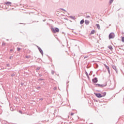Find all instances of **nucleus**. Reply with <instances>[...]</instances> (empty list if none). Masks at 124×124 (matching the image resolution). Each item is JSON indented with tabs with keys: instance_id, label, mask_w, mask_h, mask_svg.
<instances>
[{
	"instance_id": "f03ea898",
	"label": "nucleus",
	"mask_w": 124,
	"mask_h": 124,
	"mask_svg": "<svg viewBox=\"0 0 124 124\" xmlns=\"http://www.w3.org/2000/svg\"><path fill=\"white\" fill-rule=\"evenodd\" d=\"M108 37H109V39H111L112 38H114V37H115V34L113 32L110 33Z\"/></svg>"
},
{
	"instance_id": "6ab92c4d",
	"label": "nucleus",
	"mask_w": 124,
	"mask_h": 124,
	"mask_svg": "<svg viewBox=\"0 0 124 124\" xmlns=\"http://www.w3.org/2000/svg\"><path fill=\"white\" fill-rule=\"evenodd\" d=\"M19 113H20V114H22V111L19 110Z\"/></svg>"
},
{
	"instance_id": "6e6552de",
	"label": "nucleus",
	"mask_w": 124,
	"mask_h": 124,
	"mask_svg": "<svg viewBox=\"0 0 124 124\" xmlns=\"http://www.w3.org/2000/svg\"><path fill=\"white\" fill-rule=\"evenodd\" d=\"M112 68H113L115 71H117V67L115 65L112 66Z\"/></svg>"
},
{
	"instance_id": "dca6fc26",
	"label": "nucleus",
	"mask_w": 124,
	"mask_h": 124,
	"mask_svg": "<svg viewBox=\"0 0 124 124\" xmlns=\"http://www.w3.org/2000/svg\"><path fill=\"white\" fill-rule=\"evenodd\" d=\"M122 41L123 42H124V37H122Z\"/></svg>"
},
{
	"instance_id": "f8f14e48",
	"label": "nucleus",
	"mask_w": 124,
	"mask_h": 124,
	"mask_svg": "<svg viewBox=\"0 0 124 124\" xmlns=\"http://www.w3.org/2000/svg\"><path fill=\"white\" fill-rule=\"evenodd\" d=\"M84 19H82V20H81L80 21V24L81 25H82V24H84Z\"/></svg>"
},
{
	"instance_id": "9d476101",
	"label": "nucleus",
	"mask_w": 124,
	"mask_h": 124,
	"mask_svg": "<svg viewBox=\"0 0 124 124\" xmlns=\"http://www.w3.org/2000/svg\"><path fill=\"white\" fill-rule=\"evenodd\" d=\"M39 50L41 54H42V55H43V51H42V49H41V48H39Z\"/></svg>"
},
{
	"instance_id": "ddd939ff",
	"label": "nucleus",
	"mask_w": 124,
	"mask_h": 124,
	"mask_svg": "<svg viewBox=\"0 0 124 124\" xmlns=\"http://www.w3.org/2000/svg\"><path fill=\"white\" fill-rule=\"evenodd\" d=\"M108 48L109 49H110V50H113V47L112 46H109Z\"/></svg>"
},
{
	"instance_id": "4468645a",
	"label": "nucleus",
	"mask_w": 124,
	"mask_h": 124,
	"mask_svg": "<svg viewBox=\"0 0 124 124\" xmlns=\"http://www.w3.org/2000/svg\"><path fill=\"white\" fill-rule=\"evenodd\" d=\"M96 26H97V29L99 30V29H100V26H99V24H96Z\"/></svg>"
},
{
	"instance_id": "2eb2a0df",
	"label": "nucleus",
	"mask_w": 124,
	"mask_h": 124,
	"mask_svg": "<svg viewBox=\"0 0 124 124\" xmlns=\"http://www.w3.org/2000/svg\"><path fill=\"white\" fill-rule=\"evenodd\" d=\"M113 1H114V0H110L109 4H111V3H112V2H113Z\"/></svg>"
},
{
	"instance_id": "39448f33",
	"label": "nucleus",
	"mask_w": 124,
	"mask_h": 124,
	"mask_svg": "<svg viewBox=\"0 0 124 124\" xmlns=\"http://www.w3.org/2000/svg\"><path fill=\"white\" fill-rule=\"evenodd\" d=\"M93 83H97V78H93Z\"/></svg>"
},
{
	"instance_id": "1a4fd4ad",
	"label": "nucleus",
	"mask_w": 124,
	"mask_h": 124,
	"mask_svg": "<svg viewBox=\"0 0 124 124\" xmlns=\"http://www.w3.org/2000/svg\"><path fill=\"white\" fill-rule=\"evenodd\" d=\"M85 22L86 25H89V24H90V21L89 20H85Z\"/></svg>"
},
{
	"instance_id": "a211bd4d",
	"label": "nucleus",
	"mask_w": 124,
	"mask_h": 124,
	"mask_svg": "<svg viewBox=\"0 0 124 124\" xmlns=\"http://www.w3.org/2000/svg\"><path fill=\"white\" fill-rule=\"evenodd\" d=\"M73 115H74V113H71V116H73Z\"/></svg>"
},
{
	"instance_id": "f3484780",
	"label": "nucleus",
	"mask_w": 124,
	"mask_h": 124,
	"mask_svg": "<svg viewBox=\"0 0 124 124\" xmlns=\"http://www.w3.org/2000/svg\"><path fill=\"white\" fill-rule=\"evenodd\" d=\"M17 50L18 51H21V48L20 47H17Z\"/></svg>"
},
{
	"instance_id": "423d86ee",
	"label": "nucleus",
	"mask_w": 124,
	"mask_h": 124,
	"mask_svg": "<svg viewBox=\"0 0 124 124\" xmlns=\"http://www.w3.org/2000/svg\"><path fill=\"white\" fill-rule=\"evenodd\" d=\"M94 33H95V30H93L91 31L90 34H94Z\"/></svg>"
},
{
	"instance_id": "0eeeda50",
	"label": "nucleus",
	"mask_w": 124,
	"mask_h": 124,
	"mask_svg": "<svg viewBox=\"0 0 124 124\" xmlns=\"http://www.w3.org/2000/svg\"><path fill=\"white\" fill-rule=\"evenodd\" d=\"M101 94L102 95V97H103L105 96V95H106V93H105V92Z\"/></svg>"
},
{
	"instance_id": "aec40b11",
	"label": "nucleus",
	"mask_w": 124,
	"mask_h": 124,
	"mask_svg": "<svg viewBox=\"0 0 124 124\" xmlns=\"http://www.w3.org/2000/svg\"><path fill=\"white\" fill-rule=\"evenodd\" d=\"M10 51H13V49H11Z\"/></svg>"
},
{
	"instance_id": "9b49d317",
	"label": "nucleus",
	"mask_w": 124,
	"mask_h": 124,
	"mask_svg": "<svg viewBox=\"0 0 124 124\" xmlns=\"http://www.w3.org/2000/svg\"><path fill=\"white\" fill-rule=\"evenodd\" d=\"M5 4L10 5V4H11V2H5Z\"/></svg>"
},
{
	"instance_id": "f257e3e1",
	"label": "nucleus",
	"mask_w": 124,
	"mask_h": 124,
	"mask_svg": "<svg viewBox=\"0 0 124 124\" xmlns=\"http://www.w3.org/2000/svg\"><path fill=\"white\" fill-rule=\"evenodd\" d=\"M51 31L54 32V33H56L57 32H59V31H60V30L58 28H51Z\"/></svg>"
},
{
	"instance_id": "7ed1b4c3",
	"label": "nucleus",
	"mask_w": 124,
	"mask_h": 124,
	"mask_svg": "<svg viewBox=\"0 0 124 124\" xmlns=\"http://www.w3.org/2000/svg\"><path fill=\"white\" fill-rule=\"evenodd\" d=\"M95 95H96V96L97 97H98L99 98H100L101 97H102V96L101 95V93H94Z\"/></svg>"
},
{
	"instance_id": "20e7f679",
	"label": "nucleus",
	"mask_w": 124,
	"mask_h": 124,
	"mask_svg": "<svg viewBox=\"0 0 124 124\" xmlns=\"http://www.w3.org/2000/svg\"><path fill=\"white\" fill-rule=\"evenodd\" d=\"M104 65L105 66V67L107 68V69H108V73H110V68H109V66H107V65L105 64H104Z\"/></svg>"
}]
</instances>
